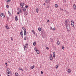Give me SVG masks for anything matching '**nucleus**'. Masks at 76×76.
<instances>
[{
    "mask_svg": "<svg viewBox=\"0 0 76 76\" xmlns=\"http://www.w3.org/2000/svg\"><path fill=\"white\" fill-rule=\"evenodd\" d=\"M66 28L68 32H69L71 30V28H70V24H68V25H66Z\"/></svg>",
    "mask_w": 76,
    "mask_h": 76,
    "instance_id": "obj_1",
    "label": "nucleus"
},
{
    "mask_svg": "<svg viewBox=\"0 0 76 76\" xmlns=\"http://www.w3.org/2000/svg\"><path fill=\"white\" fill-rule=\"evenodd\" d=\"M69 21V20H65V26L68 25H70V23H68Z\"/></svg>",
    "mask_w": 76,
    "mask_h": 76,
    "instance_id": "obj_2",
    "label": "nucleus"
},
{
    "mask_svg": "<svg viewBox=\"0 0 76 76\" xmlns=\"http://www.w3.org/2000/svg\"><path fill=\"white\" fill-rule=\"evenodd\" d=\"M71 24L72 27H73L75 25V24H74V22H73V20L71 21Z\"/></svg>",
    "mask_w": 76,
    "mask_h": 76,
    "instance_id": "obj_3",
    "label": "nucleus"
},
{
    "mask_svg": "<svg viewBox=\"0 0 76 76\" xmlns=\"http://www.w3.org/2000/svg\"><path fill=\"white\" fill-rule=\"evenodd\" d=\"M26 29H25L24 31L25 38H26Z\"/></svg>",
    "mask_w": 76,
    "mask_h": 76,
    "instance_id": "obj_4",
    "label": "nucleus"
},
{
    "mask_svg": "<svg viewBox=\"0 0 76 76\" xmlns=\"http://www.w3.org/2000/svg\"><path fill=\"white\" fill-rule=\"evenodd\" d=\"M23 32V31L21 30V32H20V35H21V37H22V38L23 37V33H22Z\"/></svg>",
    "mask_w": 76,
    "mask_h": 76,
    "instance_id": "obj_5",
    "label": "nucleus"
},
{
    "mask_svg": "<svg viewBox=\"0 0 76 76\" xmlns=\"http://www.w3.org/2000/svg\"><path fill=\"white\" fill-rule=\"evenodd\" d=\"M28 44L27 43H26L25 45H23L24 47H25V48H28Z\"/></svg>",
    "mask_w": 76,
    "mask_h": 76,
    "instance_id": "obj_6",
    "label": "nucleus"
},
{
    "mask_svg": "<svg viewBox=\"0 0 76 76\" xmlns=\"http://www.w3.org/2000/svg\"><path fill=\"white\" fill-rule=\"evenodd\" d=\"M50 60H53V56H52V55L51 54H50Z\"/></svg>",
    "mask_w": 76,
    "mask_h": 76,
    "instance_id": "obj_7",
    "label": "nucleus"
},
{
    "mask_svg": "<svg viewBox=\"0 0 76 76\" xmlns=\"http://www.w3.org/2000/svg\"><path fill=\"white\" fill-rule=\"evenodd\" d=\"M5 27L6 29H10L9 27V26H8V25H7V24L6 25Z\"/></svg>",
    "mask_w": 76,
    "mask_h": 76,
    "instance_id": "obj_8",
    "label": "nucleus"
},
{
    "mask_svg": "<svg viewBox=\"0 0 76 76\" xmlns=\"http://www.w3.org/2000/svg\"><path fill=\"white\" fill-rule=\"evenodd\" d=\"M20 6L21 8H23V3H20Z\"/></svg>",
    "mask_w": 76,
    "mask_h": 76,
    "instance_id": "obj_9",
    "label": "nucleus"
},
{
    "mask_svg": "<svg viewBox=\"0 0 76 76\" xmlns=\"http://www.w3.org/2000/svg\"><path fill=\"white\" fill-rule=\"evenodd\" d=\"M73 7H74V9L75 10H76V5H75V4H74Z\"/></svg>",
    "mask_w": 76,
    "mask_h": 76,
    "instance_id": "obj_10",
    "label": "nucleus"
},
{
    "mask_svg": "<svg viewBox=\"0 0 76 76\" xmlns=\"http://www.w3.org/2000/svg\"><path fill=\"white\" fill-rule=\"evenodd\" d=\"M34 65H33V66H31V69H34V68H35V66H34Z\"/></svg>",
    "mask_w": 76,
    "mask_h": 76,
    "instance_id": "obj_11",
    "label": "nucleus"
},
{
    "mask_svg": "<svg viewBox=\"0 0 76 76\" xmlns=\"http://www.w3.org/2000/svg\"><path fill=\"white\" fill-rule=\"evenodd\" d=\"M28 14V12H24V15H25V16H26Z\"/></svg>",
    "mask_w": 76,
    "mask_h": 76,
    "instance_id": "obj_12",
    "label": "nucleus"
},
{
    "mask_svg": "<svg viewBox=\"0 0 76 76\" xmlns=\"http://www.w3.org/2000/svg\"><path fill=\"white\" fill-rule=\"evenodd\" d=\"M39 11V9H38V8H37L36 12H37V13H38V11Z\"/></svg>",
    "mask_w": 76,
    "mask_h": 76,
    "instance_id": "obj_13",
    "label": "nucleus"
},
{
    "mask_svg": "<svg viewBox=\"0 0 76 76\" xmlns=\"http://www.w3.org/2000/svg\"><path fill=\"white\" fill-rule=\"evenodd\" d=\"M53 57H55V56H56V53H55V52H53Z\"/></svg>",
    "mask_w": 76,
    "mask_h": 76,
    "instance_id": "obj_14",
    "label": "nucleus"
},
{
    "mask_svg": "<svg viewBox=\"0 0 76 76\" xmlns=\"http://www.w3.org/2000/svg\"><path fill=\"white\" fill-rule=\"evenodd\" d=\"M46 3H48L49 2V0H45Z\"/></svg>",
    "mask_w": 76,
    "mask_h": 76,
    "instance_id": "obj_15",
    "label": "nucleus"
},
{
    "mask_svg": "<svg viewBox=\"0 0 76 76\" xmlns=\"http://www.w3.org/2000/svg\"><path fill=\"white\" fill-rule=\"evenodd\" d=\"M15 20L16 21H17V20H18V16H15Z\"/></svg>",
    "mask_w": 76,
    "mask_h": 76,
    "instance_id": "obj_16",
    "label": "nucleus"
},
{
    "mask_svg": "<svg viewBox=\"0 0 76 76\" xmlns=\"http://www.w3.org/2000/svg\"><path fill=\"white\" fill-rule=\"evenodd\" d=\"M19 70H21L22 71H23V69H22V68H19Z\"/></svg>",
    "mask_w": 76,
    "mask_h": 76,
    "instance_id": "obj_17",
    "label": "nucleus"
},
{
    "mask_svg": "<svg viewBox=\"0 0 76 76\" xmlns=\"http://www.w3.org/2000/svg\"><path fill=\"white\" fill-rule=\"evenodd\" d=\"M68 73H70V72H71L70 71V69H69L68 70Z\"/></svg>",
    "mask_w": 76,
    "mask_h": 76,
    "instance_id": "obj_18",
    "label": "nucleus"
},
{
    "mask_svg": "<svg viewBox=\"0 0 76 76\" xmlns=\"http://www.w3.org/2000/svg\"><path fill=\"white\" fill-rule=\"evenodd\" d=\"M23 12L25 11L26 10V9H25V8H23Z\"/></svg>",
    "mask_w": 76,
    "mask_h": 76,
    "instance_id": "obj_19",
    "label": "nucleus"
},
{
    "mask_svg": "<svg viewBox=\"0 0 76 76\" xmlns=\"http://www.w3.org/2000/svg\"><path fill=\"white\" fill-rule=\"evenodd\" d=\"M36 52H37V54H39V50H36Z\"/></svg>",
    "mask_w": 76,
    "mask_h": 76,
    "instance_id": "obj_20",
    "label": "nucleus"
},
{
    "mask_svg": "<svg viewBox=\"0 0 76 76\" xmlns=\"http://www.w3.org/2000/svg\"><path fill=\"white\" fill-rule=\"evenodd\" d=\"M57 44L58 45H60V42L59 41H57Z\"/></svg>",
    "mask_w": 76,
    "mask_h": 76,
    "instance_id": "obj_21",
    "label": "nucleus"
},
{
    "mask_svg": "<svg viewBox=\"0 0 76 76\" xmlns=\"http://www.w3.org/2000/svg\"><path fill=\"white\" fill-rule=\"evenodd\" d=\"M9 74H10V72H7V76H9Z\"/></svg>",
    "mask_w": 76,
    "mask_h": 76,
    "instance_id": "obj_22",
    "label": "nucleus"
},
{
    "mask_svg": "<svg viewBox=\"0 0 76 76\" xmlns=\"http://www.w3.org/2000/svg\"><path fill=\"white\" fill-rule=\"evenodd\" d=\"M11 0H8V1H7V3L8 4L9 3H10V2Z\"/></svg>",
    "mask_w": 76,
    "mask_h": 76,
    "instance_id": "obj_23",
    "label": "nucleus"
},
{
    "mask_svg": "<svg viewBox=\"0 0 76 76\" xmlns=\"http://www.w3.org/2000/svg\"><path fill=\"white\" fill-rule=\"evenodd\" d=\"M35 45H36V42H34L33 43V45H34V46H35Z\"/></svg>",
    "mask_w": 76,
    "mask_h": 76,
    "instance_id": "obj_24",
    "label": "nucleus"
},
{
    "mask_svg": "<svg viewBox=\"0 0 76 76\" xmlns=\"http://www.w3.org/2000/svg\"><path fill=\"white\" fill-rule=\"evenodd\" d=\"M8 13L10 16L11 15V13H10V12H9V11H8Z\"/></svg>",
    "mask_w": 76,
    "mask_h": 76,
    "instance_id": "obj_25",
    "label": "nucleus"
},
{
    "mask_svg": "<svg viewBox=\"0 0 76 76\" xmlns=\"http://www.w3.org/2000/svg\"><path fill=\"white\" fill-rule=\"evenodd\" d=\"M55 6L57 8V7H58V5H57V4H55Z\"/></svg>",
    "mask_w": 76,
    "mask_h": 76,
    "instance_id": "obj_26",
    "label": "nucleus"
},
{
    "mask_svg": "<svg viewBox=\"0 0 76 76\" xmlns=\"http://www.w3.org/2000/svg\"><path fill=\"white\" fill-rule=\"evenodd\" d=\"M7 72L8 71L9 72V71H10V70L9 69H7Z\"/></svg>",
    "mask_w": 76,
    "mask_h": 76,
    "instance_id": "obj_27",
    "label": "nucleus"
},
{
    "mask_svg": "<svg viewBox=\"0 0 76 76\" xmlns=\"http://www.w3.org/2000/svg\"><path fill=\"white\" fill-rule=\"evenodd\" d=\"M38 30H39V31H41V28H38Z\"/></svg>",
    "mask_w": 76,
    "mask_h": 76,
    "instance_id": "obj_28",
    "label": "nucleus"
},
{
    "mask_svg": "<svg viewBox=\"0 0 76 76\" xmlns=\"http://www.w3.org/2000/svg\"><path fill=\"white\" fill-rule=\"evenodd\" d=\"M34 50H35V51H37V50H38L37 49V48H36V47L34 48Z\"/></svg>",
    "mask_w": 76,
    "mask_h": 76,
    "instance_id": "obj_29",
    "label": "nucleus"
},
{
    "mask_svg": "<svg viewBox=\"0 0 76 76\" xmlns=\"http://www.w3.org/2000/svg\"><path fill=\"white\" fill-rule=\"evenodd\" d=\"M62 49H63V50H64V47L63 46H62Z\"/></svg>",
    "mask_w": 76,
    "mask_h": 76,
    "instance_id": "obj_30",
    "label": "nucleus"
},
{
    "mask_svg": "<svg viewBox=\"0 0 76 76\" xmlns=\"http://www.w3.org/2000/svg\"><path fill=\"white\" fill-rule=\"evenodd\" d=\"M15 76H18V73H15Z\"/></svg>",
    "mask_w": 76,
    "mask_h": 76,
    "instance_id": "obj_31",
    "label": "nucleus"
},
{
    "mask_svg": "<svg viewBox=\"0 0 76 76\" xmlns=\"http://www.w3.org/2000/svg\"><path fill=\"white\" fill-rule=\"evenodd\" d=\"M3 15L2 16L3 17V18H4L5 17V16H4V14H3Z\"/></svg>",
    "mask_w": 76,
    "mask_h": 76,
    "instance_id": "obj_32",
    "label": "nucleus"
},
{
    "mask_svg": "<svg viewBox=\"0 0 76 76\" xmlns=\"http://www.w3.org/2000/svg\"><path fill=\"white\" fill-rule=\"evenodd\" d=\"M25 27H22V29H23V30H25Z\"/></svg>",
    "mask_w": 76,
    "mask_h": 76,
    "instance_id": "obj_33",
    "label": "nucleus"
},
{
    "mask_svg": "<svg viewBox=\"0 0 76 76\" xmlns=\"http://www.w3.org/2000/svg\"><path fill=\"white\" fill-rule=\"evenodd\" d=\"M3 15V13H1V14L0 15L1 17H2Z\"/></svg>",
    "mask_w": 76,
    "mask_h": 76,
    "instance_id": "obj_34",
    "label": "nucleus"
},
{
    "mask_svg": "<svg viewBox=\"0 0 76 76\" xmlns=\"http://www.w3.org/2000/svg\"><path fill=\"white\" fill-rule=\"evenodd\" d=\"M53 30V31H54L55 30H56V28H53L52 29Z\"/></svg>",
    "mask_w": 76,
    "mask_h": 76,
    "instance_id": "obj_35",
    "label": "nucleus"
},
{
    "mask_svg": "<svg viewBox=\"0 0 76 76\" xmlns=\"http://www.w3.org/2000/svg\"><path fill=\"white\" fill-rule=\"evenodd\" d=\"M6 7H7V8H8V7H9V6L8 5H7L6 6Z\"/></svg>",
    "mask_w": 76,
    "mask_h": 76,
    "instance_id": "obj_36",
    "label": "nucleus"
},
{
    "mask_svg": "<svg viewBox=\"0 0 76 76\" xmlns=\"http://www.w3.org/2000/svg\"><path fill=\"white\" fill-rule=\"evenodd\" d=\"M28 5H26L25 6V8H26V9H27V8H28Z\"/></svg>",
    "mask_w": 76,
    "mask_h": 76,
    "instance_id": "obj_37",
    "label": "nucleus"
},
{
    "mask_svg": "<svg viewBox=\"0 0 76 76\" xmlns=\"http://www.w3.org/2000/svg\"><path fill=\"white\" fill-rule=\"evenodd\" d=\"M5 65H6V66H7V63L6 62Z\"/></svg>",
    "mask_w": 76,
    "mask_h": 76,
    "instance_id": "obj_38",
    "label": "nucleus"
},
{
    "mask_svg": "<svg viewBox=\"0 0 76 76\" xmlns=\"http://www.w3.org/2000/svg\"><path fill=\"white\" fill-rule=\"evenodd\" d=\"M56 69H57L58 68V66L57 65H56Z\"/></svg>",
    "mask_w": 76,
    "mask_h": 76,
    "instance_id": "obj_39",
    "label": "nucleus"
},
{
    "mask_svg": "<svg viewBox=\"0 0 76 76\" xmlns=\"http://www.w3.org/2000/svg\"><path fill=\"white\" fill-rule=\"evenodd\" d=\"M11 39L12 41H13V38H12V37H11Z\"/></svg>",
    "mask_w": 76,
    "mask_h": 76,
    "instance_id": "obj_40",
    "label": "nucleus"
},
{
    "mask_svg": "<svg viewBox=\"0 0 76 76\" xmlns=\"http://www.w3.org/2000/svg\"><path fill=\"white\" fill-rule=\"evenodd\" d=\"M46 48L47 49V50H48V49H49V48H48V47H46Z\"/></svg>",
    "mask_w": 76,
    "mask_h": 76,
    "instance_id": "obj_41",
    "label": "nucleus"
},
{
    "mask_svg": "<svg viewBox=\"0 0 76 76\" xmlns=\"http://www.w3.org/2000/svg\"><path fill=\"white\" fill-rule=\"evenodd\" d=\"M64 3H66V0H64Z\"/></svg>",
    "mask_w": 76,
    "mask_h": 76,
    "instance_id": "obj_42",
    "label": "nucleus"
},
{
    "mask_svg": "<svg viewBox=\"0 0 76 76\" xmlns=\"http://www.w3.org/2000/svg\"><path fill=\"white\" fill-rule=\"evenodd\" d=\"M41 74H42V75H43V72H42V71H41Z\"/></svg>",
    "mask_w": 76,
    "mask_h": 76,
    "instance_id": "obj_43",
    "label": "nucleus"
},
{
    "mask_svg": "<svg viewBox=\"0 0 76 76\" xmlns=\"http://www.w3.org/2000/svg\"><path fill=\"white\" fill-rule=\"evenodd\" d=\"M7 20H9V17H7Z\"/></svg>",
    "mask_w": 76,
    "mask_h": 76,
    "instance_id": "obj_44",
    "label": "nucleus"
},
{
    "mask_svg": "<svg viewBox=\"0 0 76 76\" xmlns=\"http://www.w3.org/2000/svg\"><path fill=\"white\" fill-rule=\"evenodd\" d=\"M17 15H19V12H17Z\"/></svg>",
    "mask_w": 76,
    "mask_h": 76,
    "instance_id": "obj_45",
    "label": "nucleus"
},
{
    "mask_svg": "<svg viewBox=\"0 0 76 76\" xmlns=\"http://www.w3.org/2000/svg\"><path fill=\"white\" fill-rule=\"evenodd\" d=\"M47 22H50V20H47Z\"/></svg>",
    "mask_w": 76,
    "mask_h": 76,
    "instance_id": "obj_46",
    "label": "nucleus"
},
{
    "mask_svg": "<svg viewBox=\"0 0 76 76\" xmlns=\"http://www.w3.org/2000/svg\"><path fill=\"white\" fill-rule=\"evenodd\" d=\"M60 10H63V9H61L60 8Z\"/></svg>",
    "mask_w": 76,
    "mask_h": 76,
    "instance_id": "obj_47",
    "label": "nucleus"
},
{
    "mask_svg": "<svg viewBox=\"0 0 76 76\" xmlns=\"http://www.w3.org/2000/svg\"><path fill=\"white\" fill-rule=\"evenodd\" d=\"M50 30H51V29H52V27H50Z\"/></svg>",
    "mask_w": 76,
    "mask_h": 76,
    "instance_id": "obj_48",
    "label": "nucleus"
},
{
    "mask_svg": "<svg viewBox=\"0 0 76 76\" xmlns=\"http://www.w3.org/2000/svg\"><path fill=\"white\" fill-rule=\"evenodd\" d=\"M25 47H24V50H26V49H25Z\"/></svg>",
    "mask_w": 76,
    "mask_h": 76,
    "instance_id": "obj_49",
    "label": "nucleus"
},
{
    "mask_svg": "<svg viewBox=\"0 0 76 76\" xmlns=\"http://www.w3.org/2000/svg\"><path fill=\"white\" fill-rule=\"evenodd\" d=\"M19 12H22V10H20L19 11Z\"/></svg>",
    "mask_w": 76,
    "mask_h": 76,
    "instance_id": "obj_50",
    "label": "nucleus"
},
{
    "mask_svg": "<svg viewBox=\"0 0 76 76\" xmlns=\"http://www.w3.org/2000/svg\"><path fill=\"white\" fill-rule=\"evenodd\" d=\"M23 3V6H24V4H25V3Z\"/></svg>",
    "mask_w": 76,
    "mask_h": 76,
    "instance_id": "obj_51",
    "label": "nucleus"
},
{
    "mask_svg": "<svg viewBox=\"0 0 76 76\" xmlns=\"http://www.w3.org/2000/svg\"><path fill=\"white\" fill-rule=\"evenodd\" d=\"M32 32H34V30H32Z\"/></svg>",
    "mask_w": 76,
    "mask_h": 76,
    "instance_id": "obj_52",
    "label": "nucleus"
},
{
    "mask_svg": "<svg viewBox=\"0 0 76 76\" xmlns=\"http://www.w3.org/2000/svg\"><path fill=\"white\" fill-rule=\"evenodd\" d=\"M43 5H44V6H45V4L44 3V4H43Z\"/></svg>",
    "mask_w": 76,
    "mask_h": 76,
    "instance_id": "obj_53",
    "label": "nucleus"
},
{
    "mask_svg": "<svg viewBox=\"0 0 76 76\" xmlns=\"http://www.w3.org/2000/svg\"><path fill=\"white\" fill-rule=\"evenodd\" d=\"M24 40H26V38H25H25H24Z\"/></svg>",
    "mask_w": 76,
    "mask_h": 76,
    "instance_id": "obj_54",
    "label": "nucleus"
},
{
    "mask_svg": "<svg viewBox=\"0 0 76 76\" xmlns=\"http://www.w3.org/2000/svg\"><path fill=\"white\" fill-rule=\"evenodd\" d=\"M26 70H28V69H27V68H26Z\"/></svg>",
    "mask_w": 76,
    "mask_h": 76,
    "instance_id": "obj_55",
    "label": "nucleus"
},
{
    "mask_svg": "<svg viewBox=\"0 0 76 76\" xmlns=\"http://www.w3.org/2000/svg\"><path fill=\"white\" fill-rule=\"evenodd\" d=\"M48 8H49V6H48Z\"/></svg>",
    "mask_w": 76,
    "mask_h": 76,
    "instance_id": "obj_56",
    "label": "nucleus"
},
{
    "mask_svg": "<svg viewBox=\"0 0 76 76\" xmlns=\"http://www.w3.org/2000/svg\"><path fill=\"white\" fill-rule=\"evenodd\" d=\"M10 72V71H8V72Z\"/></svg>",
    "mask_w": 76,
    "mask_h": 76,
    "instance_id": "obj_57",
    "label": "nucleus"
},
{
    "mask_svg": "<svg viewBox=\"0 0 76 76\" xmlns=\"http://www.w3.org/2000/svg\"><path fill=\"white\" fill-rule=\"evenodd\" d=\"M26 33L27 34H28V32H27Z\"/></svg>",
    "mask_w": 76,
    "mask_h": 76,
    "instance_id": "obj_58",
    "label": "nucleus"
},
{
    "mask_svg": "<svg viewBox=\"0 0 76 76\" xmlns=\"http://www.w3.org/2000/svg\"><path fill=\"white\" fill-rule=\"evenodd\" d=\"M9 0H7V1H9Z\"/></svg>",
    "mask_w": 76,
    "mask_h": 76,
    "instance_id": "obj_59",
    "label": "nucleus"
},
{
    "mask_svg": "<svg viewBox=\"0 0 76 76\" xmlns=\"http://www.w3.org/2000/svg\"><path fill=\"white\" fill-rule=\"evenodd\" d=\"M40 68H41V67L40 66Z\"/></svg>",
    "mask_w": 76,
    "mask_h": 76,
    "instance_id": "obj_60",
    "label": "nucleus"
},
{
    "mask_svg": "<svg viewBox=\"0 0 76 76\" xmlns=\"http://www.w3.org/2000/svg\"><path fill=\"white\" fill-rule=\"evenodd\" d=\"M8 62H9V63H10V61H8Z\"/></svg>",
    "mask_w": 76,
    "mask_h": 76,
    "instance_id": "obj_61",
    "label": "nucleus"
},
{
    "mask_svg": "<svg viewBox=\"0 0 76 76\" xmlns=\"http://www.w3.org/2000/svg\"><path fill=\"white\" fill-rule=\"evenodd\" d=\"M36 36H37V35H36Z\"/></svg>",
    "mask_w": 76,
    "mask_h": 76,
    "instance_id": "obj_62",
    "label": "nucleus"
},
{
    "mask_svg": "<svg viewBox=\"0 0 76 76\" xmlns=\"http://www.w3.org/2000/svg\"><path fill=\"white\" fill-rule=\"evenodd\" d=\"M34 34H35V33H34Z\"/></svg>",
    "mask_w": 76,
    "mask_h": 76,
    "instance_id": "obj_63",
    "label": "nucleus"
},
{
    "mask_svg": "<svg viewBox=\"0 0 76 76\" xmlns=\"http://www.w3.org/2000/svg\"><path fill=\"white\" fill-rule=\"evenodd\" d=\"M34 34H35V33H34Z\"/></svg>",
    "mask_w": 76,
    "mask_h": 76,
    "instance_id": "obj_64",
    "label": "nucleus"
}]
</instances>
